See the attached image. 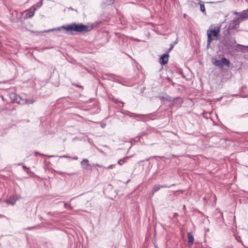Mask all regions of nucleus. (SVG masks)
Here are the masks:
<instances>
[{
	"instance_id": "obj_4",
	"label": "nucleus",
	"mask_w": 248,
	"mask_h": 248,
	"mask_svg": "<svg viewBox=\"0 0 248 248\" xmlns=\"http://www.w3.org/2000/svg\"><path fill=\"white\" fill-rule=\"evenodd\" d=\"M16 100L20 105H24L27 101V99L22 98L19 95L16 96Z\"/></svg>"
},
{
	"instance_id": "obj_23",
	"label": "nucleus",
	"mask_w": 248,
	"mask_h": 248,
	"mask_svg": "<svg viewBox=\"0 0 248 248\" xmlns=\"http://www.w3.org/2000/svg\"><path fill=\"white\" fill-rule=\"evenodd\" d=\"M66 206H67V204H66V203H65V207H66Z\"/></svg>"
},
{
	"instance_id": "obj_5",
	"label": "nucleus",
	"mask_w": 248,
	"mask_h": 248,
	"mask_svg": "<svg viewBox=\"0 0 248 248\" xmlns=\"http://www.w3.org/2000/svg\"><path fill=\"white\" fill-rule=\"evenodd\" d=\"M187 237H188V245L190 246H191L193 244V243L194 242V240L193 236L192 235V234L191 232H188L187 233Z\"/></svg>"
},
{
	"instance_id": "obj_17",
	"label": "nucleus",
	"mask_w": 248,
	"mask_h": 248,
	"mask_svg": "<svg viewBox=\"0 0 248 248\" xmlns=\"http://www.w3.org/2000/svg\"><path fill=\"white\" fill-rule=\"evenodd\" d=\"M114 165H110L109 166H108V167L106 168V169H112L114 167Z\"/></svg>"
},
{
	"instance_id": "obj_19",
	"label": "nucleus",
	"mask_w": 248,
	"mask_h": 248,
	"mask_svg": "<svg viewBox=\"0 0 248 248\" xmlns=\"http://www.w3.org/2000/svg\"><path fill=\"white\" fill-rule=\"evenodd\" d=\"M167 186L166 185H163V186H160V188L162 187V188H164V187H167Z\"/></svg>"
},
{
	"instance_id": "obj_6",
	"label": "nucleus",
	"mask_w": 248,
	"mask_h": 248,
	"mask_svg": "<svg viewBox=\"0 0 248 248\" xmlns=\"http://www.w3.org/2000/svg\"><path fill=\"white\" fill-rule=\"evenodd\" d=\"M81 164L82 167L84 169H86L89 166V160L87 159H84L81 162Z\"/></svg>"
},
{
	"instance_id": "obj_14",
	"label": "nucleus",
	"mask_w": 248,
	"mask_h": 248,
	"mask_svg": "<svg viewBox=\"0 0 248 248\" xmlns=\"http://www.w3.org/2000/svg\"><path fill=\"white\" fill-rule=\"evenodd\" d=\"M200 8H201V10L202 12H205V8L204 5L203 4H201L200 5Z\"/></svg>"
},
{
	"instance_id": "obj_16",
	"label": "nucleus",
	"mask_w": 248,
	"mask_h": 248,
	"mask_svg": "<svg viewBox=\"0 0 248 248\" xmlns=\"http://www.w3.org/2000/svg\"><path fill=\"white\" fill-rule=\"evenodd\" d=\"M6 202L7 204H12V205H14L15 203V202H11L9 200L6 201Z\"/></svg>"
},
{
	"instance_id": "obj_1",
	"label": "nucleus",
	"mask_w": 248,
	"mask_h": 248,
	"mask_svg": "<svg viewBox=\"0 0 248 248\" xmlns=\"http://www.w3.org/2000/svg\"><path fill=\"white\" fill-rule=\"evenodd\" d=\"M220 30V27H216L214 29H209L207 31V47L210 45V43L214 40H217V37L219 36V32Z\"/></svg>"
},
{
	"instance_id": "obj_18",
	"label": "nucleus",
	"mask_w": 248,
	"mask_h": 248,
	"mask_svg": "<svg viewBox=\"0 0 248 248\" xmlns=\"http://www.w3.org/2000/svg\"><path fill=\"white\" fill-rule=\"evenodd\" d=\"M173 48V45H171L170 47L169 48V51H170Z\"/></svg>"
},
{
	"instance_id": "obj_10",
	"label": "nucleus",
	"mask_w": 248,
	"mask_h": 248,
	"mask_svg": "<svg viewBox=\"0 0 248 248\" xmlns=\"http://www.w3.org/2000/svg\"><path fill=\"white\" fill-rule=\"evenodd\" d=\"M243 20V19L241 17H239V18H236L235 19H234L233 20V23L235 24H238L241 21Z\"/></svg>"
},
{
	"instance_id": "obj_21",
	"label": "nucleus",
	"mask_w": 248,
	"mask_h": 248,
	"mask_svg": "<svg viewBox=\"0 0 248 248\" xmlns=\"http://www.w3.org/2000/svg\"><path fill=\"white\" fill-rule=\"evenodd\" d=\"M74 159H78V157H75L74 158Z\"/></svg>"
},
{
	"instance_id": "obj_8",
	"label": "nucleus",
	"mask_w": 248,
	"mask_h": 248,
	"mask_svg": "<svg viewBox=\"0 0 248 248\" xmlns=\"http://www.w3.org/2000/svg\"><path fill=\"white\" fill-rule=\"evenodd\" d=\"M212 62L216 66L219 67H222L220 60H215L214 61H213Z\"/></svg>"
},
{
	"instance_id": "obj_22",
	"label": "nucleus",
	"mask_w": 248,
	"mask_h": 248,
	"mask_svg": "<svg viewBox=\"0 0 248 248\" xmlns=\"http://www.w3.org/2000/svg\"><path fill=\"white\" fill-rule=\"evenodd\" d=\"M42 3L41 2L40 5L38 6V7H40L42 5Z\"/></svg>"
},
{
	"instance_id": "obj_2",
	"label": "nucleus",
	"mask_w": 248,
	"mask_h": 248,
	"mask_svg": "<svg viewBox=\"0 0 248 248\" xmlns=\"http://www.w3.org/2000/svg\"><path fill=\"white\" fill-rule=\"evenodd\" d=\"M62 28L68 31H75L78 32L87 31H88V27L82 24H73L62 27Z\"/></svg>"
},
{
	"instance_id": "obj_11",
	"label": "nucleus",
	"mask_w": 248,
	"mask_h": 248,
	"mask_svg": "<svg viewBox=\"0 0 248 248\" xmlns=\"http://www.w3.org/2000/svg\"><path fill=\"white\" fill-rule=\"evenodd\" d=\"M160 188V186H159V185L155 186L153 188V192L155 193V192L157 191L158 190H159V189Z\"/></svg>"
},
{
	"instance_id": "obj_20",
	"label": "nucleus",
	"mask_w": 248,
	"mask_h": 248,
	"mask_svg": "<svg viewBox=\"0 0 248 248\" xmlns=\"http://www.w3.org/2000/svg\"><path fill=\"white\" fill-rule=\"evenodd\" d=\"M106 126V124H103L101 125L102 127L104 128Z\"/></svg>"
},
{
	"instance_id": "obj_9",
	"label": "nucleus",
	"mask_w": 248,
	"mask_h": 248,
	"mask_svg": "<svg viewBox=\"0 0 248 248\" xmlns=\"http://www.w3.org/2000/svg\"><path fill=\"white\" fill-rule=\"evenodd\" d=\"M241 17L243 20L244 18H248V10L244 11L243 13L242 14Z\"/></svg>"
},
{
	"instance_id": "obj_13",
	"label": "nucleus",
	"mask_w": 248,
	"mask_h": 248,
	"mask_svg": "<svg viewBox=\"0 0 248 248\" xmlns=\"http://www.w3.org/2000/svg\"><path fill=\"white\" fill-rule=\"evenodd\" d=\"M34 102V100L33 99H27V101L25 104H32Z\"/></svg>"
},
{
	"instance_id": "obj_15",
	"label": "nucleus",
	"mask_w": 248,
	"mask_h": 248,
	"mask_svg": "<svg viewBox=\"0 0 248 248\" xmlns=\"http://www.w3.org/2000/svg\"><path fill=\"white\" fill-rule=\"evenodd\" d=\"M34 12H31L30 13H29L28 14V17H31L32 16H34Z\"/></svg>"
},
{
	"instance_id": "obj_7",
	"label": "nucleus",
	"mask_w": 248,
	"mask_h": 248,
	"mask_svg": "<svg viewBox=\"0 0 248 248\" xmlns=\"http://www.w3.org/2000/svg\"><path fill=\"white\" fill-rule=\"evenodd\" d=\"M220 61L222 67L223 65H227L228 66L230 64V62L225 58H222Z\"/></svg>"
},
{
	"instance_id": "obj_3",
	"label": "nucleus",
	"mask_w": 248,
	"mask_h": 248,
	"mask_svg": "<svg viewBox=\"0 0 248 248\" xmlns=\"http://www.w3.org/2000/svg\"><path fill=\"white\" fill-rule=\"evenodd\" d=\"M169 55L164 54L162 55L159 60V62L162 64H166L168 62Z\"/></svg>"
},
{
	"instance_id": "obj_12",
	"label": "nucleus",
	"mask_w": 248,
	"mask_h": 248,
	"mask_svg": "<svg viewBox=\"0 0 248 248\" xmlns=\"http://www.w3.org/2000/svg\"><path fill=\"white\" fill-rule=\"evenodd\" d=\"M128 158V157H126L124 158V159H120L118 162V164H119L120 165H122L125 162L124 159L126 158Z\"/></svg>"
}]
</instances>
